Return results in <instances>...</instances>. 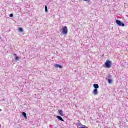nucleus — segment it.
Instances as JSON below:
<instances>
[{
  "mask_svg": "<svg viewBox=\"0 0 128 128\" xmlns=\"http://www.w3.org/2000/svg\"><path fill=\"white\" fill-rule=\"evenodd\" d=\"M68 27L64 26L62 30V34H65V36H66V34H68Z\"/></svg>",
  "mask_w": 128,
  "mask_h": 128,
  "instance_id": "obj_1",
  "label": "nucleus"
},
{
  "mask_svg": "<svg viewBox=\"0 0 128 128\" xmlns=\"http://www.w3.org/2000/svg\"><path fill=\"white\" fill-rule=\"evenodd\" d=\"M104 66L106 68H112V62L107 60L106 62L104 64Z\"/></svg>",
  "mask_w": 128,
  "mask_h": 128,
  "instance_id": "obj_2",
  "label": "nucleus"
},
{
  "mask_svg": "<svg viewBox=\"0 0 128 128\" xmlns=\"http://www.w3.org/2000/svg\"><path fill=\"white\" fill-rule=\"evenodd\" d=\"M116 22L120 26H124V24L122 23L120 20H116Z\"/></svg>",
  "mask_w": 128,
  "mask_h": 128,
  "instance_id": "obj_3",
  "label": "nucleus"
},
{
  "mask_svg": "<svg viewBox=\"0 0 128 128\" xmlns=\"http://www.w3.org/2000/svg\"><path fill=\"white\" fill-rule=\"evenodd\" d=\"M93 94H94V96H98V89H94L93 91Z\"/></svg>",
  "mask_w": 128,
  "mask_h": 128,
  "instance_id": "obj_4",
  "label": "nucleus"
},
{
  "mask_svg": "<svg viewBox=\"0 0 128 128\" xmlns=\"http://www.w3.org/2000/svg\"><path fill=\"white\" fill-rule=\"evenodd\" d=\"M59 114L61 116H64V112L62 110H58Z\"/></svg>",
  "mask_w": 128,
  "mask_h": 128,
  "instance_id": "obj_5",
  "label": "nucleus"
},
{
  "mask_svg": "<svg viewBox=\"0 0 128 128\" xmlns=\"http://www.w3.org/2000/svg\"><path fill=\"white\" fill-rule=\"evenodd\" d=\"M55 66L56 68H62V66L59 65L58 64H55Z\"/></svg>",
  "mask_w": 128,
  "mask_h": 128,
  "instance_id": "obj_6",
  "label": "nucleus"
},
{
  "mask_svg": "<svg viewBox=\"0 0 128 128\" xmlns=\"http://www.w3.org/2000/svg\"><path fill=\"white\" fill-rule=\"evenodd\" d=\"M94 88H96L95 90H98V88H100V86H98V84H94Z\"/></svg>",
  "mask_w": 128,
  "mask_h": 128,
  "instance_id": "obj_7",
  "label": "nucleus"
},
{
  "mask_svg": "<svg viewBox=\"0 0 128 128\" xmlns=\"http://www.w3.org/2000/svg\"><path fill=\"white\" fill-rule=\"evenodd\" d=\"M57 118H58V120H61V122H64V119H62V116H58Z\"/></svg>",
  "mask_w": 128,
  "mask_h": 128,
  "instance_id": "obj_8",
  "label": "nucleus"
},
{
  "mask_svg": "<svg viewBox=\"0 0 128 128\" xmlns=\"http://www.w3.org/2000/svg\"><path fill=\"white\" fill-rule=\"evenodd\" d=\"M22 116H24V117L25 118L26 120H28V116H26V113L24 112H22Z\"/></svg>",
  "mask_w": 128,
  "mask_h": 128,
  "instance_id": "obj_9",
  "label": "nucleus"
},
{
  "mask_svg": "<svg viewBox=\"0 0 128 128\" xmlns=\"http://www.w3.org/2000/svg\"><path fill=\"white\" fill-rule=\"evenodd\" d=\"M19 32H24V29L22 28H19Z\"/></svg>",
  "mask_w": 128,
  "mask_h": 128,
  "instance_id": "obj_10",
  "label": "nucleus"
},
{
  "mask_svg": "<svg viewBox=\"0 0 128 128\" xmlns=\"http://www.w3.org/2000/svg\"><path fill=\"white\" fill-rule=\"evenodd\" d=\"M108 84H112V81L110 79H108Z\"/></svg>",
  "mask_w": 128,
  "mask_h": 128,
  "instance_id": "obj_11",
  "label": "nucleus"
},
{
  "mask_svg": "<svg viewBox=\"0 0 128 128\" xmlns=\"http://www.w3.org/2000/svg\"><path fill=\"white\" fill-rule=\"evenodd\" d=\"M45 10H46V12H48V6H45Z\"/></svg>",
  "mask_w": 128,
  "mask_h": 128,
  "instance_id": "obj_12",
  "label": "nucleus"
},
{
  "mask_svg": "<svg viewBox=\"0 0 128 128\" xmlns=\"http://www.w3.org/2000/svg\"><path fill=\"white\" fill-rule=\"evenodd\" d=\"M16 60H20V58L18 57H16Z\"/></svg>",
  "mask_w": 128,
  "mask_h": 128,
  "instance_id": "obj_13",
  "label": "nucleus"
},
{
  "mask_svg": "<svg viewBox=\"0 0 128 128\" xmlns=\"http://www.w3.org/2000/svg\"><path fill=\"white\" fill-rule=\"evenodd\" d=\"M10 18H14V14H10Z\"/></svg>",
  "mask_w": 128,
  "mask_h": 128,
  "instance_id": "obj_14",
  "label": "nucleus"
},
{
  "mask_svg": "<svg viewBox=\"0 0 128 128\" xmlns=\"http://www.w3.org/2000/svg\"><path fill=\"white\" fill-rule=\"evenodd\" d=\"M84 2H88V0H83Z\"/></svg>",
  "mask_w": 128,
  "mask_h": 128,
  "instance_id": "obj_15",
  "label": "nucleus"
},
{
  "mask_svg": "<svg viewBox=\"0 0 128 128\" xmlns=\"http://www.w3.org/2000/svg\"><path fill=\"white\" fill-rule=\"evenodd\" d=\"M14 56H16V54H14Z\"/></svg>",
  "mask_w": 128,
  "mask_h": 128,
  "instance_id": "obj_16",
  "label": "nucleus"
},
{
  "mask_svg": "<svg viewBox=\"0 0 128 128\" xmlns=\"http://www.w3.org/2000/svg\"><path fill=\"white\" fill-rule=\"evenodd\" d=\"M0 112H2V109H0Z\"/></svg>",
  "mask_w": 128,
  "mask_h": 128,
  "instance_id": "obj_17",
  "label": "nucleus"
},
{
  "mask_svg": "<svg viewBox=\"0 0 128 128\" xmlns=\"http://www.w3.org/2000/svg\"><path fill=\"white\" fill-rule=\"evenodd\" d=\"M0 38H2L0 36Z\"/></svg>",
  "mask_w": 128,
  "mask_h": 128,
  "instance_id": "obj_18",
  "label": "nucleus"
}]
</instances>
